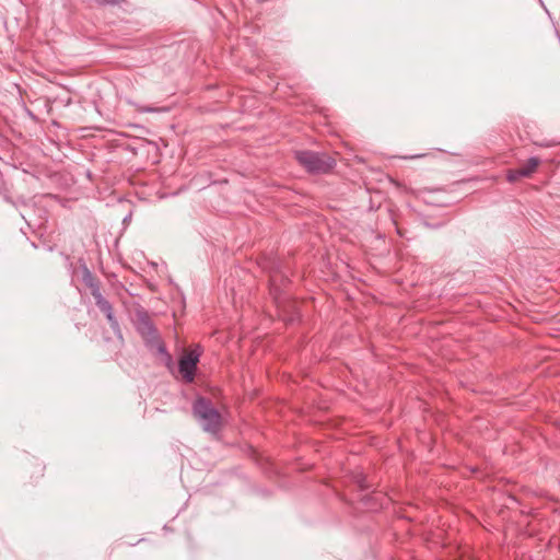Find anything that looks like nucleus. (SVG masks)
<instances>
[{"label": "nucleus", "instance_id": "nucleus-13", "mask_svg": "<svg viewBox=\"0 0 560 560\" xmlns=\"http://www.w3.org/2000/svg\"><path fill=\"white\" fill-rule=\"evenodd\" d=\"M140 110L143 113H152V112H155L156 109L153 107H142Z\"/></svg>", "mask_w": 560, "mask_h": 560}, {"label": "nucleus", "instance_id": "nucleus-2", "mask_svg": "<svg viewBox=\"0 0 560 560\" xmlns=\"http://www.w3.org/2000/svg\"><path fill=\"white\" fill-rule=\"evenodd\" d=\"M294 155L299 164L312 174H326L336 165L335 159L323 152L300 150Z\"/></svg>", "mask_w": 560, "mask_h": 560}, {"label": "nucleus", "instance_id": "nucleus-3", "mask_svg": "<svg viewBox=\"0 0 560 560\" xmlns=\"http://www.w3.org/2000/svg\"><path fill=\"white\" fill-rule=\"evenodd\" d=\"M202 353V349L200 346H196L190 351L186 352L178 362V370L182 374L183 378L187 383H191L195 378V372L197 369V364L199 362V358Z\"/></svg>", "mask_w": 560, "mask_h": 560}, {"label": "nucleus", "instance_id": "nucleus-6", "mask_svg": "<svg viewBox=\"0 0 560 560\" xmlns=\"http://www.w3.org/2000/svg\"><path fill=\"white\" fill-rule=\"evenodd\" d=\"M361 500L363 501V504L372 511L382 509L386 503V497L382 493L376 492L365 494L361 498Z\"/></svg>", "mask_w": 560, "mask_h": 560}, {"label": "nucleus", "instance_id": "nucleus-9", "mask_svg": "<svg viewBox=\"0 0 560 560\" xmlns=\"http://www.w3.org/2000/svg\"><path fill=\"white\" fill-rule=\"evenodd\" d=\"M85 283L91 289V294L94 298V293L101 292L100 283L96 281L90 272L86 273Z\"/></svg>", "mask_w": 560, "mask_h": 560}, {"label": "nucleus", "instance_id": "nucleus-1", "mask_svg": "<svg viewBox=\"0 0 560 560\" xmlns=\"http://www.w3.org/2000/svg\"><path fill=\"white\" fill-rule=\"evenodd\" d=\"M192 415L203 431L217 434L222 427V417L212 401L206 397H198L192 404Z\"/></svg>", "mask_w": 560, "mask_h": 560}, {"label": "nucleus", "instance_id": "nucleus-8", "mask_svg": "<svg viewBox=\"0 0 560 560\" xmlns=\"http://www.w3.org/2000/svg\"><path fill=\"white\" fill-rule=\"evenodd\" d=\"M283 280H284V277L282 275H279L278 272H275L273 275L270 276L271 292H272V294H275L277 300L279 299L278 282L279 281L282 282Z\"/></svg>", "mask_w": 560, "mask_h": 560}, {"label": "nucleus", "instance_id": "nucleus-10", "mask_svg": "<svg viewBox=\"0 0 560 560\" xmlns=\"http://www.w3.org/2000/svg\"><path fill=\"white\" fill-rule=\"evenodd\" d=\"M354 480L362 491L369 489L370 486L366 483V477L362 472H357L354 475Z\"/></svg>", "mask_w": 560, "mask_h": 560}, {"label": "nucleus", "instance_id": "nucleus-7", "mask_svg": "<svg viewBox=\"0 0 560 560\" xmlns=\"http://www.w3.org/2000/svg\"><path fill=\"white\" fill-rule=\"evenodd\" d=\"M540 160L538 158H529L523 165L518 167V174L529 177L538 167Z\"/></svg>", "mask_w": 560, "mask_h": 560}, {"label": "nucleus", "instance_id": "nucleus-5", "mask_svg": "<svg viewBox=\"0 0 560 560\" xmlns=\"http://www.w3.org/2000/svg\"><path fill=\"white\" fill-rule=\"evenodd\" d=\"M137 330L145 339L152 340L156 337V329L147 312L137 313Z\"/></svg>", "mask_w": 560, "mask_h": 560}, {"label": "nucleus", "instance_id": "nucleus-4", "mask_svg": "<svg viewBox=\"0 0 560 560\" xmlns=\"http://www.w3.org/2000/svg\"><path fill=\"white\" fill-rule=\"evenodd\" d=\"M94 301L98 310L105 314L113 331L117 335H120L119 323L114 315V310L110 302L106 300L101 292L94 293Z\"/></svg>", "mask_w": 560, "mask_h": 560}, {"label": "nucleus", "instance_id": "nucleus-12", "mask_svg": "<svg viewBox=\"0 0 560 560\" xmlns=\"http://www.w3.org/2000/svg\"><path fill=\"white\" fill-rule=\"evenodd\" d=\"M101 5H118L125 0H95Z\"/></svg>", "mask_w": 560, "mask_h": 560}, {"label": "nucleus", "instance_id": "nucleus-11", "mask_svg": "<svg viewBox=\"0 0 560 560\" xmlns=\"http://www.w3.org/2000/svg\"><path fill=\"white\" fill-rule=\"evenodd\" d=\"M521 177H524V176H523V175H521V174H518V168H516V170H511V171H509V173H508V180H509V182H515V180H517V179H518V178H521Z\"/></svg>", "mask_w": 560, "mask_h": 560}]
</instances>
